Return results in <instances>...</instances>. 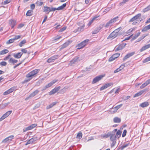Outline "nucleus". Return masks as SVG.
Wrapping results in <instances>:
<instances>
[{"instance_id":"19","label":"nucleus","mask_w":150,"mask_h":150,"mask_svg":"<svg viewBox=\"0 0 150 150\" xmlns=\"http://www.w3.org/2000/svg\"><path fill=\"white\" fill-rule=\"evenodd\" d=\"M150 29V24L149 25L145 26L142 29V32H146Z\"/></svg>"},{"instance_id":"3","label":"nucleus","mask_w":150,"mask_h":150,"mask_svg":"<svg viewBox=\"0 0 150 150\" xmlns=\"http://www.w3.org/2000/svg\"><path fill=\"white\" fill-rule=\"evenodd\" d=\"M89 41L88 39H86L78 44L76 46L77 49H80L83 48L88 44Z\"/></svg>"},{"instance_id":"20","label":"nucleus","mask_w":150,"mask_h":150,"mask_svg":"<svg viewBox=\"0 0 150 150\" xmlns=\"http://www.w3.org/2000/svg\"><path fill=\"white\" fill-rule=\"evenodd\" d=\"M39 92V91L38 90H36L29 95L30 97L31 98L34 97Z\"/></svg>"},{"instance_id":"24","label":"nucleus","mask_w":150,"mask_h":150,"mask_svg":"<svg viewBox=\"0 0 150 150\" xmlns=\"http://www.w3.org/2000/svg\"><path fill=\"white\" fill-rule=\"evenodd\" d=\"M129 144V143H127L126 144H124L123 145L121 146H120L119 149H120V150H123L125 148L128 146Z\"/></svg>"},{"instance_id":"59","label":"nucleus","mask_w":150,"mask_h":150,"mask_svg":"<svg viewBox=\"0 0 150 150\" xmlns=\"http://www.w3.org/2000/svg\"><path fill=\"white\" fill-rule=\"evenodd\" d=\"M112 142L111 145V147H113L115 145V144H116V141H111Z\"/></svg>"},{"instance_id":"43","label":"nucleus","mask_w":150,"mask_h":150,"mask_svg":"<svg viewBox=\"0 0 150 150\" xmlns=\"http://www.w3.org/2000/svg\"><path fill=\"white\" fill-rule=\"evenodd\" d=\"M43 3V2L42 1H37L35 3V4H37V5L38 6H42Z\"/></svg>"},{"instance_id":"45","label":"nucleus","mask_w":150,"mask_h":150,"mask_svg":"<svg viewBox=\"0 0 150 150\" xmlns=\"http://www.w3.org/2000/svg\"><path fill=\"white\" fill-rule=\"evenodd\" d=\"M150 61V58L149 57H148L147 58H146V59H145L142 62L143 63H145L146 62L148 61Z\"/></svg>"},{"instance_id":"8","label":"nucleus","mask_w":150,"mask_h":150,"mask_svg":"<svg viewBox=\"0 0 150 150\" xmlns=\"http://www.w3.org/2000/svg\"><path fill=\"white\" fill-rule=\"evenodd\" d=\"M61 87L60 86L55 87L49 93L50 95H51L55 94L57 92L60 88Z\"/></svg>"},{"instance_id":"12","label":"nucleus","mask_w":150,"mask_h":150,"mask_svg":"<svg viewBox=\"0 0 150 150\" xmlns=\"http://www.w3.org/2000/svg\"><path fill=\"white\" fill-rule=\"evenodd\" d=\"M118 35H117V33H115V32L113 31L109 35L107 38V39H109L110 38H114L116 37H117Z\"/></svg>"},{"instance_id":"15","label":"nucleus","mask_w":150,"mask_h":150,"mask_svg":"<svg viewBox=\"0 0 150 150\" xmlns=\"http://www.w3.org/2000/svg\"><path fill=\"white\" fill-rule=\"evenodd\" d=\"M149 104V103L148 102L146 101L143 103L139 105V106L142 108H145L148 106Z\"/></svg>"},{"instance_id":"32","label":"nucleus","mask_w":150,"mask_h":150,"mask_svg":"<svg viewBox=\"0 0 150 150\" xmlns=\"http://www.w3.org/2000/svg\"><path fill=\"white\" fill-rule=\"evenodd\" d=\"M8 52V50L7 49L4 50L0 52V54L2 55L7 53Z\"/></svg>"},{"instance_id":"36","label":"nucleus","mask_w":150,"mask_h":150,"mask_svg":"<svg viewBox=\"0 0 150 150\" xmlns=\"http://www.w3.org/2000/svg\"><path fill=\"white\" fill-rule=\"evenodd\" d=\"M140 32H139L137 34H136L133 37L132 40H134L135 39L140 35Z\"/></svg>"},{"instance_id":"54","label":"nucleus","mask_w":150,"mask_h":150,"mask_svg":"<svg viewBox=\"0 0 150 150\" xmlns=\"http://www.w3.org/2000/svg\"><path fill=\"white\" fill-rule=\"evenodd\" d=\"M122 105V104H121L120 105H117V106L115 107V108H116V110H117L118 109H119L120 108H121Z\"/></svg>"},{"instance_id":"11","label":"nucleus","mask_w":150,"mask_h":150,"mask_svg":"<svg viewBox=\"0 0 150 150\" xmlns=\"http://www.w3.org/2000/svg\"><path fill=\"white\" fill-rule=\"evenodd\" d=\"M79 58L78 57H76L74 58L70 62V65H72L73 64H75L76 62L80 61L79 59Z\"/></svg>"},{"instance_id":"35","label":"nucleus","mask_w":150,"mask_h":150,"mask_svg":"<svg viewBox=\"0 0 150 150\" xmlns=\"http://www.w3.org/2000/svg\"><path fill=\"white\" fill-rule=\"evenodd\" d=\"M33 11L32 10H30L28 11L26 13V15L27 16H32Z\"/></svg>"},{"instance_id":"46","label":"nucleus","mask_w":150,"mask_h":150,"mask_svg":"<svg viewBox=\"0 0 150 150\" xmlns=\"http://www.w3.org/2000/svg\"><path fill=\"white\" fill-rule=\"evenodd\" d=\"M77 138L79 139H81L82 137V133L81 132H79L77 134L76 136Z\"/></svg>"},{"instance_id":"23","label":"nucleus","mask_w":150,"mask_h":150,"mask_svg":"<svg viewBox=\"0 0 150 150\" xmlns=\"http://www.w3.org/2000/svg\"><path fill=\"white\" fill-rule=\"evenodd\" d=\"M11 25V28H13L16 23V21L14 20H11L9 21Z\"/></svg>"},{"instance_id":"25","label":"nucleus","mask_w":150,"mask_h":150,"mask_svg":"<svg viewBox=\"0 0 150 150\" xmlns=\"http://www.w3.org/2000/svg\"><path fill=\"white\" fill-rule=\"evenodd\" d=\"M35 141V139H34V137L30 139L29 140H28L26 143L25 144V145H27L28 144H31L34 142V141Z\"/></svg>"},{"instance_id":"30","label":"nucleus","mask_w":150,"mask_h":150,"mask_svg":"<svg viewBox=\"0 0 150 150\" xmlns=\"http://www.w3.org/2000/svg\"><path fill=\"white\" fill-rule=\"evenodd\" d=\"M50 7L47 6H45L44 7V9L43 11L45 12H47V14H49L50 12Z\"/></svg>"},{"instance_id":"18","label":"nucleus","mask_w":150,"mask_h":150,"mask_svg":"<svg viewBox=\"0 0 150 150\" xmlns=\"http://www.w3.org/2000/svg\"><path fill=\"white\" fill-rule=\"evenodd\" d=\"M117 137L115 135V133H112L110 135V140L111 141H116Z\"/></svg>"},{"instance_id":"64","label":"nucleus","mask_w":150,"mask_h":150,"mask_svg":"<svg viewBox=\"0 0 150 150\" xmlns=\"http://www.w3.org/2000/svg\"><path fill=\"white\" fill-rule=\"evenodd\" d=\"M110 8H108L106 9H105L103 11L104 12L107 13L110 11Z\"/></svg>"},{"instance_id":"33","label":"nucleus","mask_w":150,"mask_h":150,"mask_svg":"<svg viewBox=\"0 0 150 150\" xmlns=\"http://www.w3.org/2000/svg\"><path fill=\"white\" fill-rule=\"evenodd\" d=\"M84 26V25H83L82 26L79 27L77 29V31L80 32L83 31Z\"/></svg>"},{"instance_id":"6","label":"nucleus","mask_w":150,"mask_h":150,"mask_svg":"<svg viewBox=\"0 0 150 150\" xmlns=\"http://www.w3.org/2000/svg\"><path fill=\"white\" fill-rule=\"evenodd\" d=\"M104 77L103 75H100L96 77L93 79L92 82V83H95L101 80Z\"/></svg>"},{"instance_id":"51","label":"nucleus","mask_w":150,"mask_h":150,"mask_svg":"<svg viewBox=\"0 0 150 150\" xmlns=\"http://www.w3.org/2000/svg\"><path fill=\"white\" fill-rule=\"evenodd\" d=\"M67 28V27L66 26H65L63 27V28H62L59 31V32H61L63 31H64V30H65Z\"/></svg>"},{"instance_id":"2","label":"nucleus","mask_w":150,"mask_h":150,"mask_svg":"<svg viewBox=\"0 0 150 150\" xmlns=\"http://www.w3.org/2000/svg\"><path fill=\"white\" fill-rule=\"evenodd\" d=\"M40 71V70L38 69H35L32 71H31L29 72L26 75V77L29 78L27 80L25 81V82H28L30 81L32 78L33 77L38 74Z\"/></svg>"},{"instance_id":"5","label":"nucleus","mask_w":150,"mask_h":150,"mask_svg":"<svg viewBox=\"0 0 150 150\" xmlns=\"http://www.w3.org/2000/svg\"><path fill=\"white\" fill-rule=\"evenodd\" d=\"M126 45V43H123L118 46H117L115 47V51L116 52L121 50L124 48Z\"/></svg>"},{"instance_id":"49","label":"nucleus","mask_w":150,"mask_h":150,"mask_svg":"<svg viewBox=\"0 0 150 150\" xmlns=\"http://www.w3.org/2000/svg\"><path fill=\"white\" fill-rule=\"evenodd\" d=\"M147 85L146 83L145 82L144 83H143L140 87L141 89H142L144 88Z\"/></svg>"},{"instance_id":"60","label":"nucleus","mask_w":150,"mask_h":150,"mask_svg":"<svg viewBox=\"0 0 150 150\" xmlns=\"http://www.w3.org/2000/svg\"><path fill=\"white\" fill-rule=\"evenodd\" d=\"M12 111L11 110H10L7 111V112H6L5 114H6L7 115V116L8 117L9 115L11 114V113L12 112Z\"/></svg>"},{"instance_id":"22","label":"nucleus","mask_w":150,"mask_h":150,"mask_svg":"<svg viewBox=\"0 0 150 150\" xmlns=\"http://www.w3.org/2000/svg\"><path fill=\"white\" fill-rule=\"evenodd\" d=\"M18 62V60L16 59H15L12 58H10L9 60L8 61V62L9 63H11L13 64L15 63H16Z\"/></svg>"},{"instance_id":"62","label":"nucleus","mask_w":150,"mask_h":150,"mask_svg":"<svg viewBox=\"0 0 150 150\" xmlns=\"http://www.w3.org/2000/svg\"><path fill=\"white\" fill-rule=\"evenodd\" d=\"M121 70V69H120L119 68H118L117 69H116L114 71V73H117L120 71Z\"/></svg>"},{"instance_id":"42","label":"nucleus","mask_w":150,"mask_h":150,"mask_svg":"<svg viewBox=\"0 0 150 150\" xmlns=\"http://www.w3.org/2000/svg\"><path fill=\"white\" fill-rule=\"evenodd\" d=\"M113 83H109L107 84H105L104 85L105 87L106 88H107L108 87L110 86H111L112 85Z\"/></svg>"},{"instance_id":"29","label":"nucleus","mask_w":150,"mask_h":150,"mask_svg":"<svg viewBox=\"0 0 150 150\" xmlns=\"http://www.w3.org/2000/svg\"><path fill=\"white\" fill-rule=\"evenodd\" d=\"M121 119L118 117H116L113 119V121L115 123H120L121 122Z\"/></svg>"},{"instance_id":"61","label":"nucleus","mask_w":150,"mask_h":150,"mask_svg":"<svg viewBox=\"0 0 150 150\" xmlns=\"http://www.w3.org/2000/svg\"><path fill=\"white\" fill-rule=\"evenodd\" d=\"M24 25L23 23H21L18 25V28H21L23 27Z\"/></svg>"},{"instance_id":"37","label":"nucleus","mask_w":150,"mask_h":150,"mask_svg":"<svg viewBox=\"0 0 150 150\" xmlns=\"http://www.w3.org/2000/svg\"><path fill=\"white\" fill-rule=\"evenodd\" d=\"M118 18V16H117L113 18V19H111L110 21L111 22L112 24L114 23L116 21L117 19Z\"/></svg>"},{"instance_id":"4","label":"nucleus","mask_w":150,"mask_h":150,"mask_svg":"<svg viewBox=\"0 0 150 150\" xmlns=\"http://www.w3.org/2000/svg\"><path fill=\"white\" fill-rule=\"evenodd\" d=\"M67 4L64 3L62 5L60 6H59L57 8H50V11H49L51 12L52 11H54L55 10H60L63 9L66 6Z\"/></svg>"},{"instance_id":"7","label":"nucleus","mask_w":150,"mask_h":150,"mask_svg":"<svg viewBox=\"0 0 150 150\" xmlns=\"http://www.w3.org/2000/svg\"><path fill=\"white\" fill-rule=\"evenodd\" d=\"M14 136L11 135L5 139H4L1 142V143H6L11 142L13 139Z\"/></svg>"},{"instance_id":"13","label":"nucleus","mask_w":150,"mask_h":150,"mask_svg":"<svg viewBox=\"0 0 150 150\" xmlns=\"http://www.w3.org/2000/svg\"><path fill=\"white\" fill-rule=\"evenodd\" d=\"M103 26L101 25H100L98 27H96L92 32L93 34H96L98 33L101 29L103 28Z\"/></svg>"},{"instance_id":"39","label":"nucleus","mask_w":150,"mask_h":150,"mask_svg":"<svg viewBox=\"0 0 150 150\" xmlns=\"http://www.w3.org/2000/svg\"><path fill=\"white\" fill-rule=\"evenodd\" d=\"M10 103V102H8L6 103H5L3 104H1L0 106L2 108H4L5 107H6L8 106L9 104Z\"/></svg>"},{"instance_id":"50","label":"nucleus","mask_w":150,"mask_h":150,"mask_svg":"<svg viewBox=\"0 0 150 150\" xmlns=\"http://www.w3.org/2000/svg\"><path fill=\"white\" fill-rule=\"evenodd\" d=\"M11 1V0H6L4 1L3 4L4 5H6L9 3Z\"/></svg>"},{"instance_id":"57","label":"nucleus","mask_w":150,"mask_h":150,"mask_svg":"<svg viewBox=\"0 0 150 150\" xmlns=\"http://www.w3.org/2000/svg\"><path fill=\"white\" fill-rule=\"evenodd\" d=\"M47 62L48 63H50L52 62H53L54 61L53 60L52 57H51L48 59Z\"/></svg>"},{"instance_id":"28","label":"nucleus","mask_w":150,"mask_h":150,"mask_svg":"<svg viewBox=\"0 0 150 150\" xmlns=\"http://www.w3.org/2000/svg\"><path fill=\"white\" fill-rule=\"evenodd\" d=\"M52 86V83H50L48 84L47 85H46L44 87H43L42 89V91H44L45 90H46L47 88H49L50 87H51V86Z\"/></svg>"},{"instance_id":"48","label":"nucleus","mask_w":150,"mask_h":150,"mask_svg":"<svg viewBox=\"0 0 150 150\" xmlns=\"http://www.w3.org/2000/svg\"><path fill=\"white\" fill-rule=\"evenodd\" d=\"M51 57L52 59L54 61L55 59L58 58L59 56L58 55H55L53 56H52Z\"/></svg>"},{"instance_id":"41","label":"nucleus","mask_w":150,"mask_h":150,"mask_svg":"<svg viewBox=\"0 0 150 150\" xmlns=\"http://www.w3.org/2000/svg\"><path fill=\"white\" fill-rule=\"evenodd\" d=\"M8 117L7 115L5 113L4 114L3 116L0 118V122L1 121L5 118Z\"/></svg>"},{"instance_id":"63","label":"nucleus","mask_w":150,"mask_h":150,"mask_svg":"<svg viewBox=\"0 0 150 150\" xmlns=\"http://www.w3.org/2000/svg\"><path fill=\"white\" fill-rule=\"evenodd\" d=\"M58 81L57 80H54L53 81L50 82L51 83H52V85L54 84V83Z\"/></svg>"},{"instance_id":"31","label":"nucleus","mask_w":150,"mask_h":150,"mask_svg":"<svg viewBox=\"0 0 150 150\" xmlns=\"http://www.w3.org/2000/svg\"><path fill=\"white\" fill-rule=\"evenodd\" d=\"M56 102H54L51 104H50L49 105L47 106V109H49L50 108H51L52 107H53L54 105H55L56 104Z\"/></svg>"},{"instance_id":"38","label":"nucleus","mask_w":150,"mask_h":150,"mask_svg":"<svg viewBox=\"0 0 150 150\" xmlns=\"http://www.w3.org/2000/svg\"><path fill=\"white\" fill-rule=\"evenodd\" d=\"M122 27H119L118 28L115 29L114 31L116 33H117L118 35H119V32L120 30L122 29Z\"/></svg>"},{"instance_id":"55","label":"nucleus","mask_w":150,"mask_h":150,"mask_svg":"<svg viewBox=\"0 0 150 150\" xmlns=\"http://www.w3.org/2000/svg\"><path fill=\"white\" fill-rule=\"evenodd\" d=\"M127 131L126 129H125L123 132V133L122 135V137H124L126 135Z\"/></svg>"},{"instance_id":"56","label":"nucleus","mask_w":150,"mask_h":150,"mask_svg":"<svg viewBox=\"0 0 150 150\" xmlns=\"http://www.w3.org/2000/svg\"><path fill=\"white\" fill-rule=\"evenodd\" d=\"M21 52L23 53H26L27 52V50L25 49H22L21 50Z\"/></svg>"},{"instance_id":"53","label":"nucleus","mask_w":150,"mask_h":150,"mask_svg":"<svg viewBox=\"0 0 150 150\" xmlns=\"http://www.w3.org/2000/svg\"><path fill=\"white\" fill-rule=\"evenodd\" d=\"M7 64V63L5 62H2L0 63V65L2 66H5Z\"/></svg>"},{"instance_id":"21","label":"nucleus","mask_w":150,"mask_h":150,"mask_svg":"<svg viewBox=\"0 0 150 150\" xmlns=\"http://www.w3.org/2000/svg\"><path fill=\"white\" fill-rule=\"evenodd\" d=\"M144 92V90H142L140 91L139 92L137 93L136 94H135L134 96H133L134 98H135L141 95Z\"/></svg>"},{"instance_id":"10","label":"nucleus","mask_w":150,"mask_h":150,"mask_svg":"<svg viewBox=\"0 0 150 150\" xmlns=\"http://www.w3.org/2000/svg\"><path fill=\"white\" fill-rule=\"evenodd\" d=\"M135 54V52H133L127 54L123 58V61H125L127 59L129 58L130 57L132 56Z\"/></svg>"},{"instance_id":"27","label":"nucleus","mask_w":150,"mask_h":150,"mask_svg":"<svg viewBox=\"0 0 150 150\" xmlns=\"http://www.w3.org/2000/svg\"><path fill=\"white\" fill-rule=\"evenodd\" d=\"M121 133L122 132L120 130H118L116 134H115V135L117 138L118 139L121 136Z\"/></svg>"},{"instance_id":"40","label":"nucleus","mask_w":150,"mask_h":150,"mask_svg":"<svg viewBox=\"0 0 150 150\" xmlns=\"http://www.w3.org/2000/svg\"><path fill=\"white\" fill-rule=\"evenodd\" d=\"M26 40H23L20 42L19 44V46L20 47H22L24 44L26 43Z\"/></svg>"},{"instance_id":"1","label":"nucleus","mask_w":150,"mask_h":150,"mask_svg":"<svg viewBox=\"0 0 150 150\" xmlns=\"http://www.w3.org/2000/svg\"><path fill=\"white\" fill-rule=\"evenodd\" d=\"M141 14L138 13L131 18L129 21V22H133L132 24L135 25L138 22H141L142 21V19L141 18Z\"/></svg>"},{"instance_id":"44","label":"nucleus","mask_w":150,"mask_h":150,"mask_svg":"<svg viewBox=\"0 0 150 150\" xmlns=\"http://www.w3.org/2000/svg\"><path fill=\"white\" fill-rule=\"evenodd\" d=\"M15 41V40L14 38L13 39H11L10 40H8L7 42L6 43L7 44H9L11 43H12L13 42H14V41Z\"/></svg>"},{"instance_id":"17","label":"nucleus","mask_w":150,"mask_h":150,"mask_svg":"<svg viewBox=\"0 0 150 150\" xmlns=\"http://www.w3.org/2000/svg\"><path fill=\"white\" fill-rule=\"evenodd\" d=\"M99 16H94L92 19L90 20L88 22V26H90L91 24L94 21L96 20V18L98 17Z\"/></svg>"},{"instance_id":"9","label":"nucleus","mask_w":150,"mask_h":150,"mask_svg":"<svg viewBox=\"0 0 150 150\" xmlns=\"http://www.w3.org/2000/svg\"><path fill=\"white\" fill-rule=\"evenodd\" d=\"M120 55L119 53H116L113 54L111 57H110L108 61L109 62H111L113 61L118 57Z\"/></svg>"},{"instance_id":"52","label":"nucleus","mask_w":150,"mask_h":150,"mask_svg":"<svg viewBox=\"0 0 150 150\" xmlns=\"http://www.w3.org/2000/svg\"><path fill=\"white\" fill-rule=\"evenodd\" d=\"M147 48L146 46V45L143 46L140 50V51L141 52H142L143 51L147 49Z\"/></svg>"},{"instance_id":"26","label":"nucleus","mask_w":150,"mask_h":150,"mask_svg":"<svg viewBox=\"0 0 150 150\" xmlns=\"http://www.w3.org/2000/svg\"><path fill=\"white\" fill-rule=\"evenodd\" d=\"M69 44V41H67V42H65V43H64L63 45H62L61 47V49H63L66 47Z\"/></svg>"},{"instance_id":"14","label":"nucleus","mask_w":150,"mask_h":150,"mask_svg":"<svg viewBox=\"0 0 150 150\" xmlns=\"http://www.w3.org/2000/svg\"><path fill=\"white\" fill-rule=\"evenodd\" d=\"M15 88L14 87H12L8 90L4 92L3 95L4 96L12 92L14 90Z\"/></svg>"},{"instance_id":"34","label":"nucleus","mask_w":150,"mask_h":150,"mask_svg":"<svg viewBox=\"0 0 150 150\" xmlns=\"http://www.w3.org/2000/svg\"><path fill=\"white\" fill-rule=\"evenodd\" d=\"M150 10V5L148 6L146 8H144L142 10V12L145 13Z\"/></svg>"},{"instance_id":"16","label":"nucleus","mask_w":150,"mask_h":150,"mask_svg":"<svg viewBox=\"0 0 150 150\" xmlns=\"http://www.w3.org/2000/svg\"><path fill=\"white\" fill-rule=\"evenodd\" d=\"M23 53L21 52H20L16 54H14L13 56L16 58L19 59L21 57Z\"/></svg>"},{"instance_id":"47","label":"nucleus","mask_w":150,"mask_h":150,"mask_svg":"<svg viewBox=\"0 0 150 150\" xmlns=\"http://www.w3.org/2000/svg\"><path fill=\"white\" fill-rule=\"evenodd\" d=\"M111 22L109 21V22H108L106 25H105V27L106 28H108L109 26L111 25Z\"/></svg>"},{"instance_id":"58","label":"nucleus","mask_w":150,"mask_h":150,"mask_svg":"<svg viewBox=\"0 0 150 150\" xmlns=\"http://www.w3.org/2000/svg\"><path fill=\"white\" fill-rule=\"evenodd\" d=\"M113 109L114 110H110L109 112H110L111 113H115L117 110H116V108H115V107H114Z\"/></svg>"}]
</instances>
